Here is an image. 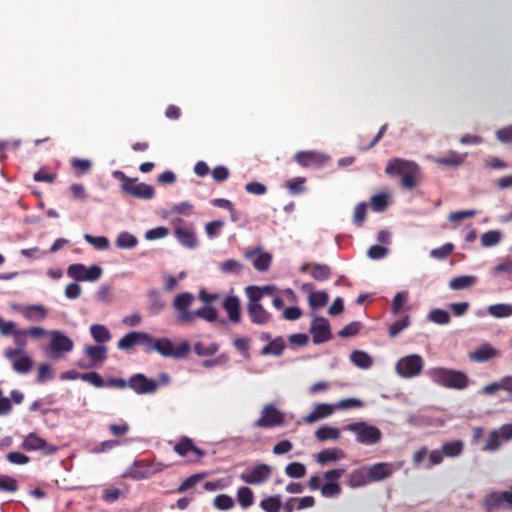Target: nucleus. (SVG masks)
<instances>
[{"mask_svg": "<svg viewBox=\"0 0 512 512\" xmlns=\"http://www.w3.org/2000/svg\"><path fill=\"white\" fill-rule=\"evenodd\" d=\"M385 172L390 176H402L401 184L408 190H412L417 186L420 175L419 166L415 162L402 158L389 160Z\"/></svg>", "mask_w": 512, "mask_h": 512, "instance_id": "obj_1", "label": "nucleus"}, {"mask_svg": "<svg viewBox=\"0 0 512 512\" xmlns=\"http://www.w3.org/2000/svg\"><path fill=\"white\" fill-rule=\"evenodd\" d=\"M427 374L433 382L446 388L462 390L468 386V377L461 371L438 367L429 369Z\"/></svg>", "mask_w": 512, "mask_h": 512, "instance_id": "obj_2", "label": "nucleus"}, {"mask_svg": "<svg viewBox=\"0 0 512 512\" xmlns=\"http://www.w3.org/2000/svg\"><path fill=\"white\" fill-rule=\"evenodd\" d=\"M345 429L353 432L356 435V440L364 445H374L381 439V431L366 422L359 421L350 423L345 426Z\"/></svg>", "mask_w": 512, "mask_h": 512, "instance_id": "obj_3", "label": "nucleus"}, {"mask_svg": "<svg viewBox=\"0 0 512 512\" xmlns=\"http://www.w3.org/2000/svg\"><path fill=\"white\" fill-rule=\"evenodd\" d=\"M423 366L424 362L420 355L410 354L396 362L395 370L401 378H414L421 373Z\"/></svg>", "mask_w": 512, "mask_h": 512, "instance_id": "obj_4", "label": "nucleus"}, {"mask_svg": "<svg viewBox=\"0 0 512 512\" xmlns=\"http://www.w3.org/2000/svg\"><path fill=\"white\" fill-rule=\"evenodd\" d=\"M154 351H157L163 357L181 359L190 351V345L188 342H182L179 346L175 347L169 338L163 337L156 339Z\"/></svg>", "mask_w": 512, "mask_h": 512, "instance_id": "obj_5", "label": "nucleus"}, {"mask_svg": "<svg viewBox=\"0 0 512 512\" xmlns=\"http://www.w3.org/2000/svg\"><path fill=\"white\" fill-rule=\"evenodd\" d=\"M4 356L11 361L13 370L19 374H26L33 367V360L22 348L6 349Z\"/></svg>", "mask_w": 512, "mask_h": 512, "instance_id": "obj_6", "label": "nucleus"}, {"mask_svg": "<svg viewBox=\"0 0 512 512\" xmlns=\"http://www.w3.org/2000/svg\"><path fill=\"white\" fill-rule=\"evenodd\" d=\"M69 277L76 281H97L102 275V268L98 265H92L87 268L83 264H72L67 269Z\"/></svg>", "mask_w": 512, "mask_h": 512, "instance_id": "obj_7", "label": "nucleus"}, {"mask_svg": "<svg viewBox=\"0 0 512 512\" xmlns=\"http://www.w3.org/2000/svg\"><path fill=\"white\" fill-rule=\"evenodd\" d=\"M174 235L177 241L188 249H194L197 247V238L194 228L191 224H185L181 219H177L173 223Z\"/></svg>", "mask_w": 512, "mask_h": 512, "instance_id": "obj_8", "label": "nucleus"}, {"mask_svg": "<svg viewBox=\"0 0 512 512\" xmlns=\"http://www.w3.org/2000/svg\"><path fill=\"white\" fill-rule=\"evenodd\" d=\"M284 423V414L274 405H266L262 410V416L254 423L256 427L272 428Z\"/></svg>", "mask_w": 512, "mask_h": 512, "instance_id": "obj_9", "label": "nucleus"}, {"mask_svg": "<svg viewBox=\"0 0 512 512\" xmlns=\"http://www.w3.org/2000/svg\"><path fill=\"white\" fill-rule=\"evenodd\" d=\"M50 350L53 358H58L62 353H68L73 350L74 342L61 331H52Z\"/></svg>", "mask_w": 512, "mask_h": 512, "instance_id": "obj_10", "label": "nucleus"}, {"mask_svg": "<svg viewBox=\"0 0 512 512\" xmlns=\"http://www.w3.org/2000/svg\"><path fill=\"white\" fill-rule=\"evenodd\" d=\"M121 188L129 195L144 200L152 199L155 194L154 188L151 185L138 183L136 179H130L126 183H122Z\"/></svg>", "mask_w": 512, "mask_h": 512, "instance_id": "obj_11", "label": "nucleus"}, {"mask_svg": "<svg viewBox=\"0 0 512 512\" xmlns=\"http://www.w3.org/2000/svg\"><path fill=\"white\" fill-rule=\"evenodd\" d=\"M309 331L315 344L327 342L332 337L329 322L323 317H314Z\"/></svg>", "mask_w": 512, "mask_h": 512, "instance_id": "obj_12", "label": "nucleus"}, {"mask_svg": "<svg viewBox=\"0 0 512 512\" xmlns=\"http://www.w3.org/2000/svg\"><path fill=\"white\" fill-rule=\"evenodd\" d=\"M271 475V468L267 464H258L250 470L244 471L240 478L247 484L257 485L264 483Z\"/></svg>", "mask_w": 512, "mask_h": 512, "instance_id": "obj_13", "label": "nucleus"}, {"mask_svg": "<svg viewBox=\"0 0 512 512\" xmlns=\"http://www.w3.org/2000/svg\"><path fill=\"white\" fill-rule=\"evenodd\" d=\"M399 468L400 465L387 462H380L367 466L370 483L379 482L389 478Z\"/></svg>", "mask_w": 512, "mask_h": 512, "instance_id": "obj_14", "label": "nucleus"}, {"mask_svg": "<svg viewBox=\"0 0 512 512\" xmlns=\"http://www.w3.org/2000/svg\"><path fill=\"white\" fill-rule=\"evenodd\" d=\"M128 387L137 394H152L158 389V383L138 373L128 380Z\"/></svg>", "mask_w": 512, "mask_h": 512, "instance_id": "obj_15", "label": "nucleus"}, {"mask_svg": "<svg viewBox=\"0 0 512 512\" xmlns=\"http://www.w3.org/2000/svg\"><path fill=\"white\" fill-rule=\"evenodd\" d=\"M174 451L182 457L189 458L190 461H197L205 455V452L196 447L188 437L181 438L174 446Z\"/></svg>", "mask_w": 512, "mask_h": 512, "instance_id": "obj_16", "label": "nucleus"}, {"mask_svg": "<svg viewBox=\"0 0 512 512\" xmlns=\"http://www.w3.org/2000/svg\"><path fill=\"white\" fill-rule=\"evenodd\" d=\"M22 448L26 451L41 450L46 455H51L56 452V448L48 444L43 438L39 437L36 433H29L23 443Z\"/></svg>", "mask_w": 512, "mask_h": 512, "instance_id": "obj_17", "label": "nucleus"}, {"mask_svg": "<svg viewBox=\"0 0 512 512\" xmlns=\"http://www.w3.org/2000/svg\"><path fill=\"white\" fill-rule=\"evenodd\" d=\"M295 160L303 167L314 166L319 168L329 160V157L315 151H300L295 155Z\"/></svg>", "mask_w": 512, "mask_h": 512, "instance_id": "obj_18", "label": "nucleus"}, {"mask_svg": "<svg viewBox=\"0 0 512 512\" xmlns=\"http://www.w3.org/2000/svg\"><path fill=\"white\" fill-rule=\"evenodd\" d=\"M499 355L500 351L489 343H483L474 351L469 353L470 359L478 363L489 361Z\"/></svg>", "mask_w": 512, "mask_h": 512, "instance_id": "obj_19", "label": "nucleus"}, {"mask_svg": "<svg viewBox=\"0 0 512 512\" xmlns=\"http://www.w3.org/2000/svg\"><path fill=\"white\" fill-rule=\"evenodd\" d=\"M346 483L350 488H359L370 483L367 466L352 470L346 477Z\"/></svg>", "mask_w": 512, "mask_h": 512, "instance_id": "obj_20", "label": "nucleus"}, {"mask_svg": "<svg viewBox=\"0 0 512 512\" xmlns=\"http://www.w3.org/2000/svg\"><path fill=\"white\" fill-rule=\"evenodd\" d=\"M13 309L19 311L27 320L30 321H40L47 316V310L42 305H13Z\"/></svg>", "mask_w": 512, "mask_h": 512, "instance_id": "obj_21", "label": "nucleus"}, {"mask_svg": "<svg viewBox=\"0 0 512 512\" xmlns=\"http://www.w3.org/2000/svg\"><path fill=\"white\" fill-rule=\"evenodd\" d=\"M499 390L512 393V375L504 376L499 381L483 386L480 392L481 394L491 396L495 395Z\"/></svg>", "mask_w": 512, "mask_h": 512, "instance_id": "obj_22", "label": "nucleus"}, {"mask_svg": "<svg viewBox=\"0 0 512 512\" xmlns=\"http://www.w3.org/2000/svg\"><path fill=\"white\" fill-rule=\"evenodd\" d=\"M247 311L250 320L256 325H265L271 319L270 313L261 304H247Z\"/></svg>", "mask_w": 512, "mask_h": 512, "instance_id": "obj_23", "label": "nucleus"}, {"mask_svg": "<svg viewBox=\"0 0 512 512\" xmlns=\"http://www.w3.org/2000/svg\"><path fill=\"white\" fill-rule=\"evenodd\" d=\"M223 308L228 314V318L231 322L238 323L241 320L240 315V301L236 296H227L222 302Z\"/></svg>", "mask_w": 512, "mask_h": 512, "instance_id": "obj_24", "label": "nucleus"}, {"mask_svg": "<svg viewBox=\"0 0 512 512\" xmlns=\"http://www.w3.org/2000/svg\"><path fill=\"white\" fill-rule=\"evenodd\" d=\"M247 259L252 260L253 266L258 271H266L271 264V255L265 252L250 251L245 253Z\"/></svg>", "mask_w": 512, "mask_h": 512, "instance_id": "obj_25", "label": "nucleus"}, {"mask_svg": "<svg viewBox=\"0 0 512 512\" xmlns=\"http://www.w3.org/2000/svg\"><path fill=\"white\" fill-rule=\"evenodd\" d=\"M335 410L334 405L321 403L317 404L314 410L305 417V422L308 424H312L318 420L326 418L330 416Z\"/></svg>", "mask_w": 512, "mask_h": 512, "instance_id": "obj_26", "label": "nucleus"}, {"mask_svg": "<svg viewBox=\"0 0 512 512\" xmlns=\"http://www.w3.org/2000/svg\"><path fill=\"white\" fill-rule=\"evenodd\" d=\"M85 353L91 361L90 366L102 364L107 357V347L104 345H90L85 348Z\"/></svg>", "mask_w": 512, "mask_h": 512, "instance_id": "obj_27", "label": "nucleus"}, {"mask_svg": "<svg viewBox=\"0 0 512 512\" xmlns=\"http://www.w3.org/2000/svg\"><path fill=\"white\" fill-rule=\"evenodd\" d=\"M478 281V278L473 275H462L454 277L449 281V288L452 290H462L474 286Z\"/></svg>", "mask_w": 512, "mask_h": 512, "instance_id": "obj_28", "label": "nucleus"}, {"mask_svg": "<svg viewBox=\"0 0 512 512\" xmlns=\"http://www.w3.org/2000/svg\"><path fill=\"white\" fill-rule=\"evenodd\" d=\"M487 313L494 318H509L512 316V304L498 303L489 305Z\"/></svg>", "mask_w": 512, "mask_h": 512, "instance_id": "obj_29", "label": "nucleus"}, {"mask_svg": "<svg viewBox=\"0 0 512 512\" xmlns=\"http://www.w3.org/2000/svg\"><path fill=\"white\" fill-rule=\"evenodd\" d=\"M345 456L344 452L338 448L325 449L317 454L316 460L320 464H326L328 462L338 461L343 459Z\"/></svg>", "mask_w": 512, "mask_h": 512, "instance_id": "obj_30", "label": "nucleus"}, {"mask_svg": "<svg viewBox=\"0 0 512 512\" xmlns=\"http://www.w3.org/2000/svg\"><path fill=\"white\" fill-rule=\"evenodd\" d=\"M90 334L97 343H107L112 339L110 331L102 324L91 325Z\"/></svg>", "mask_w": 512, "mask_h": 512, "instance_id": "obj_31", "label": "nucleus"}, {"mask_svg": "<svg viewBox=\"0 0 512 512\" xmlns=\"http://www.w3.org/2000/svg\"><path fill=\"white\" fill-rule=\"evenodd\" d=\"M350 360L359 368L368 369L373 364L372 357L361 350H355L350 355Z\"/></svg>", "mask_w": 512, "mask_h": 512, "instance_id": "obj_32", "label": "nucleus"}, {"mask_svg": "<svg viewBox=\"0 0 512 512\" xmlns=\"http://www.w3.org/2000/svg\"><path fill=\"white\" fill-rule=\"evenodd\" d=\"M464 443L462 440H454L446 442L441 446V450L445 457H458L463 452Z\"/></svg>", "mask_w": 512, "mask_h": 512, "instance_id": "obj_33", "label": "nucleus"}, {"mask_svg": "<svg viewBox=\"0 0 512 512\" xmlns=\"http://www.w3.org/2000/svg\"><path fill=\"white\" fill-rule=\"evenodd\" d=\"M237 501L243 509H247L254 503L253 491L246 486H242L237 490Z\"/></svg>", "mask_w": 512, "mask_h": 512, "instance_id": "obj_34", "label": "nucleus"}, {"mask_svg": "<svg viewBox=\"0 0 512 512\" xmlns=\"http://www.w3.org/2000/svg\"><path fill=\"white\" fill-rule=\"evenodd\" d=\"M315 436L319 441L336 440L340 437V430L336 427L321 426L316 430Z\"/></svg>", "mask_w": 512, "mask_h": 512, "instance_id": "obj_35", "label": "nucleus"}, {"mask_svg": "<svg viewBox=\"0 0 512 512\" xmlns=\"http://www.w3.org/2000/svg\"><path fill=\"white\" fill-rule=\"evenodd\" d=\"M503 505V492H492L487 495L484 500V506L487 512L499 509Z\"/></svg>", "mask_w": 512, "mask_h": 512, "instance_id": "obj_36", "label": "nucleus"}, {"mask_svg": "<svg viewBox=\"0 0 512 512\" xmlns=\"http://www.w3.org/2000/svg\"><path fill=\"white\" fill-rule=\"evenodd\" d=\"M115 244L120 249H131L138 244V239L128 232H121L117 236Z\"/></svg>", "mask_w": 512, "mask_h": 512, "instance_id": "obj_37", "label": "nucleus"}, {"mask_svg": "<svg viewBox=\"0 0 512 512\" xmlns=\"http://www.w3.org/2000/svg\"><path fill=\"white\" fill-rule=\"evenodd\" d=\"M284 347V341L281 338H276L262 348L261 354L280 356L283 353Z\"/></svg>", "mask_w": 512, "mask_h": 512, "instance_id": "obj_38", "label": "nucleus"}, {"mask_svg": "<svg viewBox=\"0 0 512 512\" xmlns=\"http://www.w3.org/2000/svg\"><path fill=\"white\" fill-rule=\"evenodd\" d=\"M465 154H458L457 152H450L448 156L437 158L435 162L440 165L457 167L464 162Z\"/></svg>", "mask_w": 512, "mask_h": 512, "instance_id": "obj_39", "label": "nucleus"}, {"mask_svg": "<svg viewBox=\"0 0 512 512\" xmlns=\"http://www.w3.org/2000/svg\"><path fill=\"white\" fill-rule=\"evenodd\" d=\"M140 342V332H130L124 335L117 344L118 349L128 350Z\"/></svg>", "mask_w": 512, "mask_h": 512, "instance_id": "obj_40", "label": "nucleus"}, {"mask_svg": "<svg viewBox=\"0 0 512 512\" xmlns=\"http://www.w3.org/2000/svg\"><path fill=\"white\" fill-rule=\"evenodd\" d=\"M260 507L265 512H279L282 507L281 497L279 495H276L263 499L260 502Z\"/></svg>", "mask_w": 512, "mask_h": 512, "instance_id": "obj_41", "label": "nucleus"}, {"mask_svg": "<svg viewBox=\"0 0 512 512\" xmlns=\"http://www.w3.org/2000/svg\"><path fill=\"white\" fill-rule=\"evenodd\" d=\"M329 296L325 291L313 292L309 294V305L312 309H318L325 306Z\"/></svg>", "mask_w": 512, "mask_h": 512, "instance_id": "obj_42", "label": "nucleus"}, {"mask_svg": "<svg viewBox=\"0 0 512 512\" xmlns=\"http://www.w3.org/2000/svg\"><path fill=\"white\" fill-rule=\"evenodd\" d=\"M194 300V296L189 292H183L178 294L174 301H173V307L178 310H185L188 309L192 302Z\"/></svg>", "mask_w": 512, "mask_h": 512, "instance_id": "obj_43", "label": "nucleus"}, {"mask_svg": "<svg viewBox=\"0 0 512 512\" xmlns=\"http://www.w3.org/2000/svg\"><path fill=\"white\" fill-rule=\"evenodd\" d=\"M233 498L227 494L217 495L213 501V506L220 511H227L234 507Z\"/></svg>", "mask_w": 512, "mask_h": 512, "instance_id": "obj_44", "label": "nucleus"}, {"mask_svg": "<svg viewBox=\"0 0 512 512\" xmlns=\"http://www.w3.org/2000/svg\"><path fill=\"white\" fill-rule=\"evenodd\" d=\"M501 439H502V433H501V427L497 430H493L489 433L485 450L487 451H496L501 446Z\"/></svg>", "mask_w": 512, "mask_h": 512, "instance_id": "obj_45", "label": "nucleus"}, {"mask_svg": "<svg viewBox=\"0 0 512 512\" xmlns=\"http://www.w3.org/2000/svg\"><path fill=\"white\" fill-rule=\"evenodd\" d=\"M84 239L97 250H106L109 248L110 242L105 236H93L85 234Z\"/></svg>", "mask_w": 512, "mask_h": 512, "instance_id": "obj_46", "label": "nucleus"}, {"mask_svg": "<svg viewBox=\"0 0 512 512\" xmlns=\"http://www.w3.org/2000/svg\"><path fill=\"white\" fill-rule=\"evenodd\" d=\"M193 315H195V318L200 317L208 322H214L218 317L216 309L207 305L197 309L196 311H193Z\"/></svg>", "mask_w": 512, "mask_h": 512, "instance_id": "obj_47", "label": "nucleus"}, {"mask_svg": "<svg viewBox=\"0 0 512 512\" xmlns=\"http://www.w3.org/2000/svg\"><path fill=\"white\" fill-rule=\"evenodd\" d=\"M95 299L104 304L113 302L112 287L110 285H101L95 293Z\"/></svg>", "mask_w": 512, "mask_h": 512, "instance_id": "obj_48", "label": "nucleus"}, {"mask_svg": "<svg viewBox=\"0 0 512 512\" xmlns=\"http://www.w3.org/2000/svg\"><path fill=\"white\" fill-rule=\"evenodd\" d=\"M428 318L430 321L439 325L448 324L451 319L449 313L442 309L431 310L428 314Z\"/></svg>", "mask_w": 512, "mask_h": 512, "instance_id": "obj_49", "label": "nucleus"}, {"mask_svg": "<svg viewBox=\"0 0 512 512\" xmlns=\"http://www.w3.org/2000/svg\"><path fill=\"white\" fill-rule=\"evenodd\" d=\"M481 244L484 247L497 245L501 240V233L497 230H491L481 235Z\"/></svg>", "mask_w": 512, "mask_h": 512, "instance_id": "obj_50", "label": "nucleus"}, {"mask_svg": "<svg viewBox=\"0 0 512 512\" xmlns=\"http://www.w3.org/2000/svg\"><path fill=\"white\" fill-rule=\"evenodd\" d=\"M285 473L292 478H302L306 474V467L300 462H292L285 467Z\"/></svg>", "mask_w": 512, "mask_h": 512, "instance_id": "obj_51", "label": "nucleus"}, {"mask_svg": "<svg viewBox=\"0 0 512 512\" xmlns=\"http://www.w3.org/2000/svg\"><path fill=\"white\" fill-rule=\"evenodd\" d=\"M219 349L218 344L211 343L209 345H205L201 342H198L194 345V351L199 356H211L215 354Z\"/></svg>", "mask_w": 512, "mask_h": 512, "instance_id": "obj_52", "label": "nucleus"}, {"mask_svg": "<svg viewBox=\"0 0 512 512\" xmlns=\"http://www.w3.org/2000/svg\"><path fill=\"white\" fill-rule=\"evenodd\" d=\"M331 275L330 268L326 265L316 264L313 266L311 276L318 281H324Z\"/></svg>", "mask_w": 512, "mask_h": 512, "instance_id": "obj_53", "label": "nucleus"}, {"mask_svg": "<svg viewBox=\"0 0 512 512\" xmlns=\"http://www.w3.org/2000/svg\"><path fill=\"white\" fill-rule=\"evenodd\" d=\"M340 493L341 487L338 482H326V484L321 487V494L326 498L338 496Z\"/></svg>", "mask_w": 512, "mask_h": 512, "instance_id": "obj_54", "label": "nucleus"}, {"mask_svg": "<svg viewBox=\"0 0 512 512\" xmlns=\"http://www.w3.org/2000/svg\"><path fill=\"white\" fill-rule=\"evenodd\" d=\"M18 489L17 481L7 475H0V491L15 492Z\"/></svg>", "mask_w": 512, "mask_h": 512, "instance_id": "obj_55", "label": "nucleus"}, {"mask_svg": "<svg viewBox=\"0 0 512 512\" xmlns=\"http://www.w3.org/2000/svg\"><path fill=\"white\" fill-rule=\"evenodd\" d=\"M305 178L296 177L287 181V188L291 194H299L305 190Z\"/></svg>", "mask_w": 512, "mask_h": 512, "instance_id": "obj_56", "label": "nucleus"}, {"mask_svg": "<svg viewBox=\"0 0 512 512\" xmlns=\"http://www.w3.org/2000/svg\"><path fill=\"white\" fill-rule=\"evenodd\" d=\"M224 225L225 222L223 220H214L208 222L205 225V232L209 238H214L219 235L220 230L223 228Z\"/></svg>", "mask_w": 512, "mask_h": 512, "instance_id": "obj_57", "label": "nucleus"}, {"mask_svg": "<svg viewBox=\"0 0 512 512\" xmlns=\"http://www.w3.org/2000/svg\"><path fill=\"white\" fill-rule=\"evenodd\" d=\"M454 249V245L452 243H446L439 248H435L431 250L430 256L435 259H445Z\"/></svg>", "mask_w": 512, "mask_h": 512, "instance_id": "obj_58", "label": "nucleus"}, {"mask_svg": "<svg viewBox=\"0 0 512 512\" xmlns=\"http://www.w3.org/2000/svg\"><path fill=\"white\" fill-rule=\"evenodd\" d=\"M220 269L223 273H238L242 269V264L234 259H229L220 264Z\"/></svg>", "mask_w": 512, "mask_h": 512, "instance_id": "obj_59", "label": "nucleus"}, {"mask_svg": "<svg viewBox=\"0 0 512 512\" xmlns=\"http://www.w3.org/2000/svg\"><path fill=\"white\" fill-rule=\"evenodd\" d=\"M80 378L97 388H101L105 385L103 378L96 372L84 373L80 376Z\"/></svg>", "mask_w": 512, "mask_h": 512, "instance_id": "obj_60", "label": "nucleus"}, {"mask_svg": "<svg viewBox=\"0 0 512 512\" xmlns=\"http://www.w3.org/2000/svg\"><path fill=\"white\" fill-rule=\"evenodd\" d=\"M363 406V402L357 398H347L340 400L336 405H334L335 409H351V408H360Z\"/></svg>", "mask_w": 512, "mask_h": 512, "instance_id": "obj_61", "label": "nucleus"}, {"mask_svg": "<svg viewBox=\"0 0 512 512\" xmlns=\"http://www.w3.org/2000/svg\"><path fill=\"white\" fill-rule=\"evenodd\" d=\"M169 234V229L163 226L156 227L150 230H147L145 233V238L147 240H156L166 237Z\"/></svg>", "mask_w": 512, "mask_h": 512, "instance_id": "obj_62", "label": "nucleus"}, {"mask_svg": "<svg viewBox=\"0 0 512 512\" xmlns=\"http://www.w3.org/2000/svg\"><path fill=\"white\" fill-rule=\"evenodd\" d=\"M407 299H408V293L406 291L398 292L394 296L393 301H392V307H391L392 313L398 314V312L400 311V309L402 308L404 303L407 301Z\"/></svg>", "mask_w": 512, "mask_h": 512, "instance_id": "obj_63", "label": "nucleus"}, {"mask_svg": "<svg viewBox=\"0 0 512 512\" xmlns=\"http://www.w3.org/2000/svg\"><path fill=\"white\" fill-rule=\"evenodd\" d=\"M202 478H203L202 474H194V475L188 477L177 488V492L182 493V492L194 487Z\"/></svg>", "mask_w": 512, "mask_h": 512, "instance_id": "obj_64", "label": "nucleus"}]
</instances>
